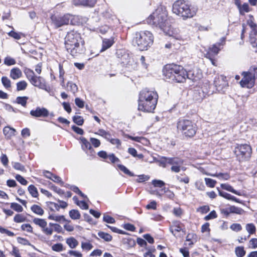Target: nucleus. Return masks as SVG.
I'll return each mask as SVG.
<instances>
[{
  "label": "nucleus",
  "instance_id": "nucleus-12",
  "mask_svg": "<svg viewBox=\"0 0 257 257\" xmlns=\"http://www.w3.org/2000/svg\"><path fill=\"white\" fill-rule=\"evenodd\" d=\"M214 83L216 90L220 93H224L228 87L226 77L223 75L216 77Z\"/></svg>",
  "mask_w": 257,
  "mask_h": 257
},
{
  "label": "nucleus",
  "instance_id": "nucleus-32",
  "mask_svg": "<svg viewBox=\"0 0 257 257\" xmlns=\"http://www.w3.org/2000/svg\"><path fill=\"white\" fill-rule=\"evenodd\" d=\"M28 191L30 193V194L33 197H37L38 196V192L37 188L33 185H30L28 187Z\"/></svg>",
  "mask_w": 257,
  "mask_h": 257
},
{
  "label": "nucleus",
  "instance_id": "nucleus-31",
  "mask_svg": "<svg viewBox=\"0 0 257 257\" xmlns=\"http://www.w3.org/2000/svg\"><path fill=\"white\" fill-rule=\"evenodd\" d=\"M69 216L74 220L79 219L81 217V215L79 211L75 209H72L69 211Z\"/></svg>",
  "mask_w": 257,
  "mask_h": 257
},
{
  "label": "nucleus",
  "instance_id": "nucleus-18",
  "mask_svg": "<svg viewBox=\"0 0 257 257\" xmlns=\"http://www.w3.org/2000/svg\"><path fill=\"white\" fill-rule=\"evenodd\" d=\"M247 24L251 29L249 34L252 35L257 33V25L254 22L253 17L251 15L249 16V19L247 21Z\"/></svg>",
  "mask_w": 257,
  "mask_h": 257
},
{
  "label": "nucleus",
  "instance_id": "nucleus-3",
  "mask_svg": "<svg viewBox=\"0 0 257 257\" xmlns=\"http://www.w3.org/2000/svg\"><path fill=\"white\" fill-rule=\"evenodd\" d=\"M163 74L165 79L177 83H183L188 77L187 71L182 66L173 63L165 66Z\"/></svg>",
  "mask_w": 257,
  "mask_h": 257
},
{
  "label": "nucleus",
  "instance_id": "nucleus-7",
  "mask_svg": "<svg viewBox=\"0 0 257 257\" xmlns=\"http://www.w3.org/2000/svg\"><path fill=\"white\" fill-rule=\"evenodd\" d=\"M177 128L187 137H193L196 133V124L188 119H180L177 123Z\"/></svg>",
  "mask_w": 257,
  "mask_h": 257
},
{
  "label": "nucleus",
  "instance_id": "nucleus-45",
  "mask_svg": "<svg viewBox=\"0 0 257 257\" xmlns=\"http://www.w3.org/2000/svg\"><path fill=\"white\" fill-rule=\"evenodd\" d=\"M11 208L18 212H22L23 210L22 206L17 203H12Z\"/></svg>",
  "mask_w": 257,
  "mask_h": 257
},
{
  "label": "nucleus",
  "instance_id": "nucleus-10",
  "mask_svg": "<svg viewBox=\"0 0 257 257\" xmlns=\"http://www.w3.org/2000/svg\"><path fill=\"white\" fill-rule=\"evenodd\" d=\"M118 61L122 66L130 68H133L135 65L133 59L131 57L129 54L124 50H118L116 53Z\"/></svg>",
  "mask_w": 257,
  "mask_h": 257
},
{
  "label": "nucleus",
  "instance_id": "nucleus-50",
  "mask_svg": "<svg viewBox=\"0 0 257 257\" xmlns=\"http://www.w3.org/2000/svg\"><path fill=\"white\" fill-rule=\"evenodd\" d=\"M52 249L55 251H61L63 250V246L61 243H56L52 245Z\"/></svg>",
  "mask_w": 257,
  "mask_h": 257
},
{
  "label": "nucleus",
  "instance_id": "nucleus-1",
  "mask_svg": "<svg viewBox=\"0 0 257 257\" xmlns=\"http://www.w3.org/2000/svg\"><path fill=\"white\" fill-rule=\"evenodd\" d=\"M147 22L153 27L159 28L166 35L175 39H178L177 36L175 35L172 30L171 26L167 20V12L163 8L157 9L148 18Z\"/></svg>",
  "mask_w": 257,
  "mask_h": 257
},
{
  "label": "nucleus",
  "instance_id": "nucleus-4",
  "mask_svg": "<svg viewBox=\"0 0 257 257\" xmlns=\"http://www.w3.org/2000/svg\"><path fill=\"white\" fill-rule=\"evenodd\" d=\"M83 42L81 34L74 30L68 32L65 37V48L73 56L80 53V44H83Z\"/></svg>",
  "mask_w": 257,
  "mask_h": 257
},
{
  "label": "nucleus",
  "instance_id": "nucleus-53",
  "mask_svg": "<svg viewBox=\"0 0 257 257\" xmlns=\"http://www.w3.org/2000/svg\"><path fill=\"white\" fill-rule=\"evenodd\" d=\"M162 191L166 193V195L170 199H173L175 196L174 193L170 191L168 188H164L162 189Z\"/></svg>",
  "mask_w": 257,
  "mask_h": 257
},
{
  "label": "nucleus",
  "instance_id": "nucleus-14",
  "mask_svg": "<svg viewBox=\"0 0 257 257\" xmlns=\"http://www.w3.org/2000/svg\"><path fill=\"white\" fill-rule=\"evenodd\" d=\"M221 45V43H217L210 47L205 54V57L209 59H212V57H215L220 50L219 47Z\"/></svg>",
  "mask_w": 257,
  "mask_h": 257
},
{
  "label": "nucleus",
  "instance_id": "nucleus-38",
  "mask_svg": "<svg viewBox=\"0 0 257 257\" xmlns=\"http://www.w3.org/2000/svg\"><path fill=\"white\" fill-rule=\"evenodd\" d=\"M27 83L24 81H21L17 83V91H21L25 90L27 87Z\"/></svg>",
  "mask_w": 257,
  "mask_h": 257
},
{
  "label": "nucleus",
  "instance_id": "nucleus-6",
  "mask_svg": "<svg viewBox=\"0 0 257 257\" xmlns=\"http://www.w3.org/2000/svg\"><path fill=\"white\" fill-rule=\"evenodd\" d=\"M134 43L138 46L141 51L146 50L150 47L154 42L153 34L149 31L138 32L134 39Z\"/></svg>",
  "mask_w": 257,
  "mask_h": 257
},
{
  "label": "nucleus",
  "instance_id": "nucleus-36",
  "mask_svg": "<svg viewBox=\"0 0 257 257\" xmlns=\"http://www.w3.org/2000/svg\"><path fill=\"white\" fill-rule=\"evenodd\" d=\"M2 82L6 89H9L11 87V81L7 77H2Z\"/></svg>",
  "mask_w": 257,
  "mask_h": 257
},
{
  "label": "nucleus",
  "instance_id": "nucleus-63",
  "mask_svg": "<svg viewBox=\"0 0 257 257\" xmlns=\"http://www.w3.org/2000/svg\"><path fill=\"white\" fill-rule=\"evenodd\" d=\"M110 162L112 163H114L115 162H119L120 160L118 158L115 156L113 154H110L108 155V158Z\"/></svg>",
  "mask_w": 257,
  "mask_h": 257
},
{
  "label": "nucleus",
  "instance_id": "nucleus-44",
  "mask_svg": "<svg viewBox=\"0 0 257 257\" xmlns=\"http://www.w3.org/2000/svg\"><path fill=\"white\" fill-rule=\"evenodd\" d=\"M24 73L29 81L35 76L34 71L29 68L26 69Z\"/></svg>",
  "mask_w": 257,
  "mask_h": 257
},
{
  "label": "nucleus",
  "instance_id": "nucleus-22",
  "mask_svg": "<svg viewBox=\"0 0 257 257\" xmlns=\"http://www.w3.org/2000/svg\"><path fill=\"white\" fill-rule=\"evenodd\" d=\"M167 161L168 162V164L171 165L172 166L176 165H183V161L178 157H169V159H167Z\"/></svg>",
  "mask_w": 257,
  "mask_h": 257
},
{
  "label": "nucleus",
  "instance_id": "nucleus-19",
  "mask_svg": "<svg viewBox=\"0 0 257 257\" xmlns=\"http://www.w3.org/2000/svg\"><path fill=\"white\" fill-rule=\"evenodd\" d=\"M22 76L21 70L18 67L13 68L10 71V77L14 80L18 79Z\"/></svg>",
  "mask_w": 257,
  "mask_h": 257
},
{
  "label": "nucleus",
  "instance_id": "nucleus-16",
  "mask_svg": "<svg viewBox=\"0 0 257 257\" xmlns=\"http://www.w3.org/2000/svg\"><path fill=\"white\" fill-rule=\"evenodd\" d=\"M30 81L32 85L36 87L45 88V80L40 76L35 75Z\"/></svg>",
  "mask_w": 257,
  "mask_h": 257
},
{
  "label": "nucleus",
  "instance_id": "nucleus-42",
  "mask_svg": "<svg viewBox=\"0 0 257 257\" xmlns=\"http://www.w3.org/2000/svg\"><path fill=\"white\" fill-rule=\"evenodd\" d=\"M26 219V217L21 214H16L14 218V221L17 223L24 222Z\"/></svg>",
  "mask_w": 257,
  "mask_h": 257
},
{
  "label": "nucleus",
  "instance_id": "nucleus-40",
  "mask_svg": "<svg viewBox=\"0 0 257 257\" xmlns=\"http://www.w3.org/2000/svg\"><path fill=\"white\" fill-rule=\"evenodd\" d=\"M80 140L82 144V147L83 149L84 147L87 150H90L92 148L91 144L85 138H80Z\"/></svg>",
  "mask_w": 257,
  "mask_h": 257
},
{
  "label": "nucleus",
  "instance_id": "nucleus-56",
  "mask_svg": "<svg viewBox=\"0 0 257 257\" xmlns=\"http://www.w3.org/2000/svg\"><path fill=\"white\" fill-rule=\"evenodd\" d=\"M217 216L216 212L214 210H213L211 211L209 214H208L204 217V219L205 220H209L215 218L217 217Z\"/></svg>",
  "mask_w": 257,
  "mask_h": 257
},
{
  "label": "nucleus",
  "instance_id": "nucleus-49",
  "mask_svg": "<svg viewBox=\"0 0 257 257\" xmlns=\"http://www.w3.org/2000/svg\"><path fill=\"white\" fill-rule=\"evenodd\" d=\"M0 232L2 234H6L9 236H14L15 235V234L13 232H12L1 226H0Z\"/></svg>",
  "mask_w": 257,
  "mask_h": 257
},
{
  "label": "nucleus",
  "instance_id": "nucleus-15",
  "mask_svg": "<svg viewBox=\"0 0 257 257\" xmlns=\"http://www.w3.org/2000/svg\"><path fill=\"white\" fill-rule=\"evenodd\" d=\"M96 2L97 0H73V3L75 6H83L89 7H94Z\"/></svg>",
  "mask_w": 257,
  "mask_h": 257
},
{
  "label": "nucleus",
  "instance_id": "nucleus-55",
  "mask_svg": "<svg viewBox=\"0 0 257 257\" xmlns=\"http://www.w3.org/2000/svg\"><path fill=\"white\" fill-rule=\"evenodd\" d=\"M9 36L16 40H20L21 38L20 33H18L14 31H11L8 33Z\"/></svg>",
  "mask_w": 257,
  "mask_h": 257
},
{
  "label": "nucleus",
  "instance_id": "nucleus-28",
  "mask_svg": "<svg viewBox=\"0 0 257 257\" xmlns=\"http://www.w3.org/2000/svg\"><path fill=\"white\" fill-rule=\"evenodd\" d=\"M238 9L240 15L242 16L244 15L245 13H248L250 11L249 5L247 3H244L242 5H241L240 8Z\"/></svg>",
  "mask_w": 257,
  "mask_h": 257
},
{
  "label": "nucleus",
  "instance_id": "nucleus-35",
  "mask_svg": "<svg viewBox=\"0 0 257 257\" xmlns=\"http://www.w3.org/2000/svg\"><path fill=\"white\" fill-rule=\"evenodd\" d=\"M28 98L27 96H18L16 98V102L18 104H21L23 106H26Z\"/></svg>",
  "mask_w": 257,
  "mask_h": 257
},
{
  "label": "nucleus",
  "instance_id": "nucleus-41",
  "mask_svg": "<svg viewBox=\"0 0 257 257\" xmlns=\"http://www.w3.org/2000/svg\"><path fill=\"white\" fill-rule=\"evenodd\" d=\"M73 121L78 125H82L84 123V119L81 116L75 115L73 117Z\"/></svg>",
  "mask_w": 257,
  "mask_h": 257
},
{
  "label": "nucleus",
  "instance_id": "nucleus-61",
  "mask_svg": "<svg viewBox=\"0 0 257 257\" xmlns=\"http://www.w3.org/2000/svg\"><path fill=\"white\" fill-rule=\"evenodd\" d=\"M42 230L46 235H51L52 234L53 229L51 227H47V226L42 228Z\"/></svg>",
  "mask_w": 257,
  "mask_h": 257
},
{
  "label": "nucleus",
  "instance_id": "nucleus-48",
  "mask_svg": "<svg viewBox=\"0 0 257 257\" xmlns=\"http://www.w3.org/2000/svg\"><path fill=\"white\" fill-rule=\"evenodd\" d=\"M4 63L8 66H11L15 65L16 63V61L13 58L10 57H7L5 59Z\"/></svg>",
  "mask_w": 257,
  "mask_h": 257
},
{
  "label": "nucleus",
  "instance_id": "nucleus-20",
  "mask_svg": "<svg viewBox=\"0 0 257 257\" xmlns=\"http://www.w3.org/2000/svg\"><path fill=\"white\" fill-rule=\"evenodd\" d=\"M16 130L9 126H5L3 128V133L7 139H10L15 136Z\"/></svg>",
  "mask_w": 257,
  "mask_h": 257
},
{
  "label": "nucleus",
  "instance_id": "nucleus-13",
  "mask_svg": "<svg viewBox=\"0 0 257 257\" xmlns=\"http://www.w3.org/2000/svg\"><path fill=\"white\" fill-rule=\"evenodd\" d=\"M30 114L34 117H46L49 115L48 110L45 107H37L30 111Z\"/></svg>",
  "mask_w": 257,
  "mask_h": 257
},
{
  "label": "nucleus",
  "instance_id": "nucleus-37",
  "mask_svg": "<svg viewBox=\"0 0 257 257\" xmlns=\"http://www.w3.org/2000/svg\"><path fill=\"white\" fill-rule=\"evenodd\" d=\"M118 168L120 170L122 171L124 174L128 175L129 176L133 177L135 175L133 173L131 172L126 167L122 165H118Z\"/></svg>",
  "mask_w": 257,
  "mask_h": 257
},
{
  "label": "nucleus",
  "instance_id": "nucleus-52",
  "mask_svg": "<svg viewBox=\"0 0 257 257\" xmlns=\"http://www.w3.org/2000/svg\"><path fill=\"white\" fill-rule=\"evenodd\" d=\"M103 220L108 223H114L115 222V219L113 217L106 214L103 215Z\"/></svg>",
  "mask_w": 257,
  "mask_h": 257
},
{
  "label": "nucleus",
  "instance_id": "nucleus-47",
  "mask_svg": "<svg viewBox=\"0 0 257 257\" xmlns=\"http://www.w3.org/2000/svg\"><path fill=\"white\" fill-rule=\"evenodd\" d=\"M205 181L206 185L209 187L213 188L216 184V181L210 178H205Z\"/></svg>",
  "mask_w": 257,
  "mask_h": 257
},
{
  "label": "nucleus",
  "instance_id": "nucleus-25",
  "mask_svg": "<svg viewBox=\"0 0 257 257\" xmlns=\"http://www.w3.org/2000/svg\"><path fill=\"white\" fill-rule=\"evenodd\" d=\"M66 242L71 248H75L78 245V241L73 237L67 238Z\"/></svg>",
  "mask_w": 257,
  "mask_h": 257
},
{
  "label": "nucleus",
  "instance_id": "nucleus-17",
  "mask_svg": "<svg viewBox=\"0 0 257 257\" xmlns=\"http://www.w3.org/2000/svg\"><path fill=\"white\" fill-rule=\"evenodd\" d=\"M114 43V42L113 39L112 37L109 39H103L102 40V48L100 50V52H104L108 48H110L113 45Z\"/></svg>",
  "mask_w": 257,
  "mask_h": 257
},
{
  "label": "nucleus",
  "instance_id": "nucleus-58",
  "mask_svg": "<svg viewBox=\"0 0 257 257\" xmlns=\"http://www.w3.org/2000/svg\"><path fill=\"white\" fill-rule=\"evenodd\" d=\"M16 179L18 182L23 185H26L28 183V181L20 175H17L16 176Z\"/></svg>",
  "mask_w": 257,
  "mask_h": 257
},
{
  "label": "nucleus",
  "instance_id": "nucleus-23",
  "mask_svg": "<svg viewBox=\"0 0 257 257\" xmlns=\"http://www.w3.org/2000/svg\"><path fill=\"white\" fill-rule=\"evenodd\" d=\"M182 229L180 226V222L179 221H174L173 225L170 227V230L172 233L175 236V234L174 233V231L180 232Z\"/></svg>",
  "mask_w": 257,
  "mask_h": 257
},
{
  "label": "nucleus",
  "instance_id": "nucleus-43",
  "mask_svg": "<svg viewBox=\"0 0 257 257\" xmlns=\"http://www.w3.org/2000/svg\"><path fill=\"white\" fill-rule=\"evenodd\" d=\"M17 239V241L20 244H22L23 245H30L32 247L35 248L34 246L33 245L31 244V243L29 241V240L26 238H23L21 237H18Z\"/></svg>",
  "mask_w": 257,
  "mask_h": 257
},
{
  "label": "nucleus",
  "instance_id": "nucleus-60",
  "mask_svg": "<svg viewBox=\"0 0 257 257\" xmlns=\"http://www.w3.org/2000/svg\"><path fill=\"white\" fill-rule=\"evenodd\" d=\"M210 210V208L208 205H204L200 207L197 211L201 212L202 214H205L207 213Z\"/></svg>",
  "mask_w": 257,
  "mask_h": 257
},
{
  "label": "nucleus",
  "instance_id": "nucleus-62",
  "mask_svg": "<svg viewBox=\"0 0 257 257\" xmlns=\"http://www.w3.org/2000/svg\"><path fill=\"white\" fill-rule=\"evenodd\" d=\"M230 228L233 231H239L242 229V227L239 223H233L230 226Z\"/></svg>",
  "mask_w": 257,
  "mask_h": 257
},
{
  "label": "nucleus",
  "instance_id": "nucleus-64",
  "mask_svg": "<svg viewBox=\"0 0 257 257\" xmlns=\"http://www.w3.org/2000/svg\"><path fill=\"white\" fill-rule=\"evenodd\" d=\"M90 142L92 144V145L95 147L97 148L100 145V142L99 140L94 138H91L90 139Z\"/></svg>",
  "mask_w": 257,
  "mask_h": 257
},
{
  "label": "nucleus",
  "instance_id": "nucleus-2",
  "mask_svg": "<svg viewBox=\"0 0 257 257\" xmlns=\"http://www.w3.org/2000/svg\"><path fill=\"white\" fill-rule=\"evenodd\" d=\"M158 95L156 91L147 88L142 90L139 94L138 109L146 112H152L156 107Z\"/></svg>",
  "mask_w": 257,
  "mask_h": 257
},
{
  "label": "nucleus",
  "instance_id": "nucleus-54",
  "mask_svg": "<svg viewBox=\"0 0 257 257\" xmlns=\"http://www.w3.org/2000/svg\"><path fill=\"white\" fill-rule=\"evenodd\" d=\"M21 229L23 230L27 231L28 232H33V227L30 224H24L22 225Z\"/></svg>",
  "mask_w": 257,
  "mask_h": 257
},
{
  "label": "nucleus",
  "instance_id": "nucleus-5",
  "mask_svg": "<svg viewBox=\"0 0 257 257\" xmlns=\"http://www.w3.org/2000/svg\"><path fill=\"white\" fill-rule=\"evenodd\" d=\"M172 11L183 19L193 17L196 12L190 9V6L185 0H177L173 5Z\"/></svg>",
  "mask_w": 257,
  "mask_h": 257
},
{
  "label": "nucleus",
  "instance_id": "nucleus-24",
  "mask_svg": "<svg viewBox=\"0 0 257 257\" xmlns=\"http://www.w3.org/2000/svg\"><path fill=\"white\" fill-rule=\"evenodd\" d=\"M33 222L36 225L40 226L41 228H44V227H46L47 225V222L44 219L35 218L33 219Z\"/></svg>",
  "mask_w": 257,
  "mask_h": 257
},
{
  "label": "nucleus",
  "instance_id": "nucleus-33",
  "mask_svg": "<svg viewBox=\"0 0 257 257\" xmlns=\"http://www.w3.org/2000/svg\"><path fill=\"white\" fill-rule=\"evenodd\" d=\"M245 252L243 246H237L235 249V253L237 257H243L245 255Z\"/></svg>",
  "mask_w": 257,
  "mask_h": 257
},
{
  "label": "nucleus",
  "instance_id": "nucleus-8",
  "mask_svg": "<svg viewBox=\"0 0 257 257\" xmlns=\"http://www.w3.org/2000/svg\"><path fill=\"white\" fill-rule=\"evenodd\" d=\"M76 18L75 16L69 14L64 15L63 16L52 15L51 17L52 24L56 28L69 24L73 25H75L74 21Z\"/></svg>",
  "mask_w": 257,
  "mask_h": 257
},
{
  "label": "nucleus",
  "instance_id": "nucleus-59",
  "mask_svg": "<svg viewBox=\"0 0 257 257\" xmlns=\"http://www.w3.org/2000/svg\"><path fill=\"white\" fill-rule=\"evenodd\" d=\"M81 247L83 249L89 250L93 248V245L89 242H83L81 243Z\"/></svg>",
  "mask_w": 257,
  "mask_h": 257
},
{
  "label": "nucleus",
  "instance_id": "nucleus-29",
  "mask_svg": "<svg viewBox=\"0 0 257 257\" xmlns=\"http://www.w3.org/2000/svg\"><path fill=\"white\" fill-rule=\"evenodd\" d=\"M98 235L105 241H110L112 239V237L111 235L107 233H105L103 231H99L98 233Z\"/></svg>",
  "mask_w": 257,
  "mask_h": 257
},
{
  "label": "nucleus",
  "instance_id": "nucleus-30",
  "mask_svg": "<svg viewBox=\"0 0 257 257\" xmlns=\"http://www.w3.org/2000/svg\"><path fill=\"white\" fill-rule=\"evenodd\" d=\"M221 187L222 189L231 192L235 194L240 195V193L236 190H234L233 187L228 184H221Z\"/></svg>",
  "mask_w": 257,
  "mask_h": 257
},
{
  "label": "nucleus",
  "instance_id": "nucleus-21",
  "mask_svg": "<svg viewBox=\"0 0 257 257\" xmlns=\"http://www.w3.org/2000/svg\"><path fill=\"white\" fill-rule=\"evenodd\" d=\"M217 190L218 191L219 195L228 200H232L236 202L239 203L240 201L238 199L236 198L235 197L230 195L229 193L226 192L221 191L219 188H217Z\"/></svg>",
  "mask_w": 257,
  "mask_h": 257
},
{
  "label": "nucleus",
  "instance_id": "nucleus-46",
  "mask_svg": "<svg viewBox=\"0 0 257 257\" xmlns=\"http://www.w3.org/2000/svg\"><path fill=\"white\" fill-rule=\"evenodd\" d=\"M246 229L250 234H252L255 232V226L253 223H248L246 225Z\"/></svg>",
  "mask_w": 257,
  "mask_h": 257
},
{
  "label": "nucleus",
  "instance_id": "nucleus-11",
  "mask_svg": "<svg viewBox=\"0 0 257 257\" xmlns=\"http://www.w3.org/2000/svg\"><path fill=\"white\" fill-rule=\"evenodd\" d=\"M243 78L240 81V85L242 87L251 88L254 84L255 74L250 72H243Z\"/></svg>",
  "mask_w": 257,
  "mask_h": 257
},
{
  "label": "nucleus",
  "instance_id": "nucleus-34",
  "mask_svg": "<svg viewBox=\"0 0 257 257\" xmlns=\"http://www.w3.org/2000/svg\"><path fill=\"white\" fill-rule=\"evenodd\" d=\"M230 212L231 213H235L237 214H242L244 213V210L239 207H236L235 206H230Z\"/></svg>",
  "mask_w": 257,
  "mask_h": 257
},
{
  "label": "nucleus",
  "instance_id": "nucleus-27",
  "mask_svg": "<svg viewBox=\"0 0 257 257\" xmlns=\"http://www.w3.org/2000/svg\"><path fill=\"white\" fill-rule=\"evenodd\" d=\"M66 89L68 91H71L73 94L75 93L78 91V87L77 85L71 81L67 82Z\"/></svg>",
  "mask_w": 257,
  "mask_h": 257
},
{
  "label": "nucleus",
  "instance_id": "nucleus-51",
  "mask_svg": "<svg viewBox=\"0 0 257 257\" xmlns=\"http://www.w3.org/2000/svg\"><path fill=\"white\" fill-rule=\"evenodd\" d=\"M152 184L154 187L161 188L165 185V183L160 180H154L152 181Z\"/></svg>",
  "mask_w": 257,
  "mask_h": 257
},
{
  "label": "nucleus",
  "instance_id": "nucleus-26",
  "mask_svg": "<svg viewBox=\"0 0 257 257\" xmlns=\"http://www.w3.org/2000/svg\"><path fill=\"white\" fill-rule=\"evenodd\" d=\"M31 210L35 214L39 215H43L44 213V210L38 205H33L31 207Z\"/></svg>",
  "mask_w": 257,
  "mask_h": 257
},
{
  "label": "nucleus",
  "instance_id": "nucleus-9",
  "mask_svg": "<svg viewBox=\"0 0 257 257\" xmlns=\"http://www.w3.org/2000/svg\"><path fill=\"white\" fill-rule=\"evenodd\" d=\"M234 152L239 161H243L250 158L252 149L247 144H236Z\"/></svg>",
  "mask_w": 257,
  "mask_h": 257
},
{
  "label": "nucleus",
  "instance_id": "nucleus-39",
  "mask_svg": "<svg viewBox=\"0 0 257 257\" xmlns=\"http://www.w3.org/2000/svg\"><path fill=\"white\" fill-rule=\"evenodd\" d=\"M249 40L252 47L257 48V33L252 35L249 34Z\"/></svg>",
  "mask_w": 257,
  "mask_h": 257
},
{
  "label": "nucleus",
  "instance_id": "nucleus-57",
  "mask_svg": "<svg viewBox=\"0 0 257 257\" xmlns=\"http://www.w3.org/2000/svg\"><path fill=\"white\" fill-rule=\"evenodd\" d=\"M65 73V71L63 69V67L59 65V77L62 79L61 80V85L62 86L64 85V75Z\"/></svg>",
  "mask_w": 257,
  "mask_h": 257
}]
</instances>
